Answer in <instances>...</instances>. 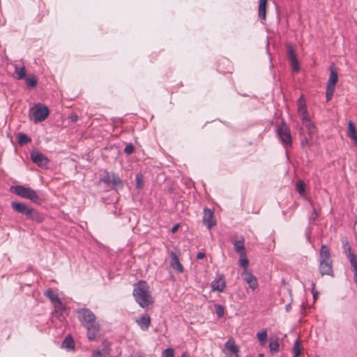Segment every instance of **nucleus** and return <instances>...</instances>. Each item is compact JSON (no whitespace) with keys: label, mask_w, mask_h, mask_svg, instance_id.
<instances>
[{"label":"nucleus","mask_w":357,"mask_h":357,"mask_svg":"<svg viewBox=\"0 0 357 357\" xmlns=\"http://www.w3.org/2000/svg\"><path fill=\"white\" fill-rule=\"evenodd\" d=\"M77 318L86 329V336L89 341H95L100 337V324L96 322L94 313L88 308L77 310Z\"/></svg>","instance_id":"f257e3e1"},{"label":"nucleus","mask_w":357,"mask_h":357,"mask_svg":"<svg viewBox=\"0 0 357 357\" xmlns=\"http://www.w3.org/2000/svg\"><path fill=\"white\" fill-rule=\"evenodd\" d=\"M132 295L135 301L143 308L153 303L150 287L146 281L140 280L134 284Z\"/></svg>","instance_id":"f03ea898"},{"label":"nucleus","mask_w":357,"mask_h":357,"mask_svg":"<svg viewBox=\"0 0 357 357\" xmlns=\"http://www.w3.org/2000/svg\"><path fill=\"white\" fill-rule=\"evenodd\" d=\"M319 269L321 276H334L331 252L326 245H322L321 246Z\"/></svg>","instance_id":"7ed1b4c3"},{"label":"nucleus","mask_w":357,"mask_h":357,"mask_svg":"<svg viewBox=\"0 0 357 357\" xmlns=\"http://www.w3.org/2000/svg\"><path fill=\"white\" fill-rule=\"evenodd\" d=\"M12 208L24 215L26 220H30L38 223H40L44 220L43 215L33 208L29 207L23 202H12Z\"/></svg>","instance_id":"20e7f679"},{"label":"nucleus","mask_w":357,"mask_h":357,"mask_svg":"<svg viewBox=\"0 0 357 357\" xmlns=\"http://www.w3.org/2000/svg\"><path fill=\"white\" fill-rule=\"evenodd\" d=\"M12 191L17 195L30 199L32 202L40 204L42 199L38 197L37 192L31 188L23 185H15L11 187Z\"/></svg>","instance_id":"39448f33"},{"label":"nucleus","mask_w":357,"mask_h":357,"mask_svg":"<svg viewBox=\"0 0 357 357\" xmlns=\"http://www.w3.org/2000/svg\"><path fill=\"white\" fill-rule=\"evenodd\" d=\"M50 114L47 107L41 104L36 105L34 107L31 108L29 116L33 119L35 123L45 121Z\"/></svg>","instance_id":"423d86ee"},{"label":"nucleus","mask_w":357,"mask_h":357,"mask_svg":"<svg viewBox=\"0 0 357 357\" xmlns=\"http://www.w3.org/2000/svg\"><path fill=\"white\" fill-rule=\"evenodd\" d=\"M277 134L285 148L291 147L292 138L290 130L282 121L280 125L277 127Z\"/></svg>","instance_id":"0eeeda50"},{"label":"nucleus","mask_w":357,"mask_h":357,"mask_svg":"<svg viewBox=\"0 0 357 357\" xmlns=\"http://www.w3.org/2000/svg\"><path fill=\"white\" fill-rule=\"evenodd\" d=\"M100 182L111 185L113 188H123V181L120 177L114 172H105L100 178Z\"/></svg>","instance_id":"6e6552de"},{"label":"nucleus","mask_w":357,"mask_h":357,"mask_svg":"<svg viewBox=\"0 0 357 357\" xmlns=\"http://www.w3.org/2000/svg\"><path fill=\"white\" fill-rule=\"evenodd\" d=\"M203 223L209 229L216 225V221L213 216V211L208 208L204 209Z\"/></svg>","instance_id":"1a4fd4ad"},{"label":"nucleus","mask_w":357,"mask_h":357,"mask_svg":"<svg viewBox=\"0 0 357 357\" xmlns=\"http://www.w3.org/2000/svg\"><path fill=\"white\" fill-rule=\"evenodd\" d=\"M298 105V113L303 122L309 120V116L305 105V100L301 96L297 101Z\"/></svg>","instance_id":"9d476101"},{"label":"nucleus","mask_w":357,"mask_h":357,"mask_svg":"<svg viewBox=\"0 0 357 357\" xmlns=\"http://www.w3.org/2000/svg\"><path fill=\"white\" fill-rule=\"evenodd\" d=\"M31 159L39 167H45L48 162V159L38 151H33L31 153Z\"/></svg>","instance_id":"9b49d317"},{"label":"nucleus","mask_w":357,"mask_h":357,"mask_svg":"<svg viewBox=\"0 0 357 357\" xmlns=\"http://www.w3.org/2000/svg\"><path fill=\"white\" fill-rule=\"evenodd\" d=\"M243 280L249 285L253 291L258 287V282L257 278L250 272L244 271L242 273Z\"/></svg>","instance_id":"f8f14e48"},{"label":"nucleus","mask_w":357,"mask_h":357,"mask_svg":"<svg viewBox=\"0 0 357 357\" xmlns=\"http://www.w3.org/2000/svg\"><path fill=\"white\" fill-rule=\"evenodd\" d=\"M136 323L142 331H146L150 326L151 317L147 313H144L136 319Z\"/></svg>","instance_id":"ddd939ff"},{"label":"nucleus","mask_w":357,"mask_h":357,"mask_svg":"<svg viewBox=\"0 0 357 357\" xmlns=\"http://www.w3.org/2000/svg\"><path fill=\"white\" fill-rule=\"evenodd\" d=\"M338 81L337 73L335 70V65L333 63L330 67V75L327 81V88L335 89V84Z\"/></svg>","instance_id":"4468645a"},{"label":"nucleus","mask_w":357,"mask_h":357,"mask_svg":"<svg viewBox=\"0 0 357 357\" xmlns=\"http://www.w3.org/2000/svg\"><path fill=\"white\" fill-rule=\"evenodd\" d=\"M211 289L213 291L222 292L225 288V280L222 275H220L211 282Z\"/></svg>","instance_id":"2eb2a0df"},{"label":"nucleus","mask_w":357,"mask_h":357,"mask_svg":"<svg viewBox=\"0 0 357 357\" xmlns=\"http://www.w3.org/2000/svg\"><path fill=\"white\" fill-rule=\"evenodd\" d=\"M171 257H172V261H171V264H170L171 267L173 269L177 271L178 273H183V267L182 264L180 263L176 254L174 252H171Z\"/></svg>","instance_id":"dca6fc26"},{"label":"nucleus","mask_w":357,"mask_h":357,"mask_svg":"<svg viewBox=\"0 0 357 357\" xmlns=\"http://www.w3.org/2000/svg\"><path fill=\"white\" fill-rule=\"evenodd\" d=\"M225 347L231 354L235 355V357H240L238 355L239 349L233 339H229L225 344Z\"/></svg>","instance_id":"f3484780"},{"label":"nucleus","mask_w":357,"mask_h":357,"mask_svg":"<svg viewBox=\"0 0 357 357\" xmlns=\"http://www.w3.org/2000/svg\"><path fill=\"white\" fill-rule=\"evenodd\" d=\"M341 241L343 245L344 253L347 256V259L355 256L356 255L354 252H352L351 248L349 245V242L347 237H342L341 238Z\"/></svg>","instance_id":"a211bd4d"},{"label":"nucleus","mask_w":357,"mask_h":357,"mask_svg":"<svg viewBox=\"0 0 357 357\" xmlns=\"http://www.w3.org/2000/svg\"><path fill=\"white\" fill-rule=\"evenodd\" d=\"M45 296L47 297L52 303H56L62 305L61 299L59 298L58 294H55L52 289H49L45 292Z\"/></svg>","instance_id":"6ab92c4d"},{"label":"nucleus","mask_w":357,"mask_h":357,"mask_svg":"<svg viewBox=\"0 0 357 357\" xmlns=\"http://www.w3.org/2000/svg\"><path fill=\"white\" fill-rule=\"evenodd\" d=\"M234 250L235 251L240 255V256H243L245 255V248L244 246V238H241V239L236 241L234 243Z\"/></svg>","instance_id":"aec40b11"},{"label":"nucleus","mask_w":357,"mask_h":357,"mask_svg":"<svg viewBox=\"0 0 357 357\" xmlns=\"http://www.w3.org/2000/svg\"><path fill=\"white\" fill-rule=\"evenodd\" d=\"M266 3L267 0H259L258 15L261 20L266 19Z\"/></svg>","instance_id":"412c9836"},{"label":"nucleus","mask_w":357,"mask_h":357,"mask_svg":"<svg viewBox=\"0 0 357 357\" xmlns=\"http://www.w3.org/2000/svg\"><path fill=\"white\" fill-rule=\"evenodd\" d=\"M269 349L271 353H277L279 351L280 349V343H279V338L275 337L274 340L271 339L269 342Z\"/></svg>","instance_id":"4be33fe9"},{"label":"nucleus","mask_w":357,"mask_h":357,"mask_svg":"<svg viewBox=\"0 0 357 357\" xmlns=\"http://www.w3.org/2000/svg\"><path fill=\"white\" fill-rule=\"evenodd\" d=\"M303 126L307 128L308 133L310 136L313 135L316 132V128L312 122L309 119L303 122Z\"/></svg>","instance_id":"5701e85b"},{"label":"nucleus","mask_w":357,"mask_h":357,"mask_svg":"<svg viewBox=\"0 0 357 357\" xmlns=\"http://www.w3.org/2000/svg\"><path fill=\"white\" fill-rule=\"evenodd\" d=\"M62 346L68 349H73L75 347V342L73 337L70 335L66 336L62 343Z\"/></svg>","instance_id":"b1692460"},{"label":"nucleus","mask_w":357,"mask_h":357,"mask_svg":"<svg viewBox=\"0 0 357 357\" xmlns=\"http://www.w3.org/2000/svg\"><path fill=\"white\" fill-rule=\"evenodd\" d=\"M257 337L260 342L261 345H264L267 341V331L266 329H264L260 332L257 333Z\"/></svg>","instance_id":"393cba45"},{"label":"nucleus","mask_w":357,"mask_h":357,"mask_svg":"<svg viewBox=\"0 0 357 357\" xmlns=\"http://www.w3.org/2000/svg\"><path fill=\"white\" fill-rule=\"evenodd\" d=\"M31 139L24 133H20L18 135V143L21 145H25L30 142Z\"/></svg>","instance_id":"a878e982"},{"label":"nucleus","mask_w":357,"mask_h":357,"mask_svg":"<svg viewBox=\"0 0 357 357\" xmlns=\"http://www.w3.org/2000/svg\"><path fill=\"white\" fill-rule=\"evenodd\" d=\"M135 185H136V188L138 189L142 188L144 185V176L141 173H138L136 175Z\"/></svg>","instance_id":"bb28decb"},{"label":"nucleus","mask_w":357,"mask_h":357,"mask_svg":"<svg viewBox=\"0 0 357 357\" xmlns=\"http://www.w3.org/2000/svg\"><path fill=\"white\" fill-rule=\"evenodd\" d=\"M15 75L16 78L18 79H22L26 77V70L24 67L22 68H15Z\"/></svg>","instance_id":"cd10ccee"},{"label":"nucleus","mask_w":357,"mask_h":357,"mask_svg":"<svg viewBox=\"0 0 357 357\" xmlns=\"http://www.w3.org/2000/svg\"><path fill=\"white\" fill-rule=\"evenodd\" d=\"M293 353V357H298L299 355L301 354V347L300 346L299 339L296 340V341L294 343Z\"/></svg>","instance_id":"c85d7f7f"},{"label":"nucleus","mask_w":357,"mask_h":357,"mask_svg":"<svg viewBox=\"0 0 357 357\" xmlns=\"http://www.w3.org/2000/svg\"><path fill=\"white\" fill-rule=\"evenodd\" d=\"M38 79L34 75H29L26 78V84L29 87H34L37 84Z\"/></svg>","instance_id":"c756f323"},{"label":"nucleus","mask_w":357,"mask_h":357,"mask_svg":"<svg viewBox=\"0 0 357 357\" xmlns=\"http://www.w3.org/2000/svg\"><path fill=\"white\" fill-rule=\"evenodd\" d=\"M287 57L289 61L296 58V55L293 47L290 45L287 46Z\"/></svg>","instance_id":"7c9ffc66"},{"label":"nucleus","mask_w":357,"mask_h":357,"mask_svg":"<svg viewBox=\"0 0 357 357\" xmlns=\"http://www.w3.org/2000/svg\"><path fill=\"white\" fill-rule=\"evenodd\" d=\"M239 262L241 266L245 269V271H246L249 264V261L245 255L241 256Z\"/></svg>","instance_id":"2f4dec72"},{"label":"nucleus","mask_w":357,"mask_h":357,"mask_svg":"<svg viewBox=\"0 0 357 357\" xmlns=\"http://www.w3.org/2000/svg\"><path fill=\"white\" fill-rule=\"evenodd\" d=\"M290 64H291L293 72L296 73V72L299 71L300 68H299L298 61L297 58H295V59L291 60Z\"/></svg>","instance_id":"473e14b6"},{"label":"nucleus","mask_w":357,"mask_h":357,"mask_svg":"<svg viewBox=\"0 0 357 357\" xmlns=\"http://www.w3.org/2000/svg\"><path fill=\"white\" fill-rule=\"evenodd\" d=\"M296 190L300 195H303L305 192V183L302 181H298L296 183Z\"/></svg>","instance_id":"72a5a7b5"},{"label":"nucleus","mask_w":357,"mask_h":357,"mask_svg":"<svg viewBox=\"0 0 357 357\" xmlns=\"http://www.w3.org/2000/svg\"><path fill=\"white\" fill-rule=\"evenodd\" d=\"M162 357H174V351L172 348L165 349L162 354Z\"/></svg>","instance_id":"f704fd0d"},{"label":"nucleus","mask_w":357,"mask_h":357,"mask_svg":"<svg viewBox=\"0 0 357 357\" xmlns=\"http://www.w3.org/2000/svg\"><path fill=\"white\" fill-rule=\"evenodd\" d=\"M215 313L218 317H222L225 313V309L221 305H215Z\"/></svg>","instance_id":"c9c22d12"},{"label":"nucleus","mask_w":357,"mask_h":357,"mask_svg":"<svg viewBox=\"0 0 357 357\" xmlns=\"http://www.w3.org/2000/svg\"><path fill=\"white\" fill-rule=\"evenodd\" d=\"M334 91L335 89L326 87V99L327 102L330 101L332 99Z\"/></svg>","instance_id":"e433bc0d"},{"label":"nucleus","mask_w":357,"mask_h":357,"mask_svg":"<svg viewBox=\"0 0 357 357\" xmlns=\"http://www.w3.org/2000/svg\"><path fill=\"white\" fill-rule=\"evenodd\" d=\"M135 151V147L132 144H128L124 149V153L130 155Z\"/></svg>","instance_id":"4c0bfd02"},{"label":"nucleus","mask_w":357,"mask_h":357,"mask_svg":"<svg viewBox=\"0 0 357 357\" xmlns=\"http://www.w3.org/2000/svg\"><path fill=\"white\" fill-rule=\"evenodd\" d=\"M348 137L354 141V143L357 146V130L348 132Z\"/></svg>","instance_id":"58836bf2"},{"label":"nucleus","mask_w":357,"mask_h":357,"mask_svg":"<svg viewBox=\"0 0 357 357\" xmlns=\"http://www.w3.org/2000/svg\"><path fill=\"white\" fill-rule=\"evenodd\" d=\"M348 259L350 262L351 269L354 268V267H357V259L356 255L350 258H348Z\"/></svg>","instance_id":"ea45409f"},{"label":"nucleus","mask_w":357,"mask_h":357,"mask_svg":"<svg viewBox=\"0 0 357 357\" xmlns=\"http://www.w3.org/2000/svg\"><path fill=\"white\" fill-rule=\"evenodd\" d=\"M314 287H315V284L314 282H312V292L313 294V298H314V301H316L318 297L319 292L317 291H314Z\"/></svg>","instance_id":"a19ab883"},{"label":"nucleus","mask_w":357,"mask_h":357,"mask_svg":"<svg viewBox=\"0 0 357 357\" xmlns=\"http://www.w3.org/2000/svg\"><path fill=\"white\" fill-rule=\"evenodd\" d=\"M356 130L354 124L351 121H349L348 123V132H351L352 131H356Z\"/></svg>","instance_id":"79ce46f5"},{"label":"nucleus","mask_w":357,"mask_h":357,"mask_svg":"<svg viewBox=\"0 0 357 357\" xmlns=\"http://www.w3.org/2000/svg\"><path fill=\"white\" fill-rule=\"evenodd\" d=\"M317 217H318V213H317L316 209L314 208L310 218V220H314L317 218Z\"/></svg>","instance_id":"37998d69"},{"label":"nucleus","mask_w":357,"mask_h":357,"mask_svg":"<svg viewBox=\"0 0 357 357\" xmlns=\"http://www.w3.org/2000/svg\"><path fill=\"white\" fill-rule=\"evenodd\" d=\"M93 357H105L100 351H96L92 354Z\"/></svg>","instance_id":"c03bdc74"},{"label":"nucleus","mask_w":357,"mask_h":357,"mask_svg":"<svg viewBox=\"0 0 357 357\" xmlns=\"http://www.w3.org/2000/svg\"><path fill=\"white\" fill-rule=\"evenodd\" d=\"M69 119L71 122H76L78 119V116L77 114H72L69 116Z\"/></svg>","instance_id":"a18cd8bd"},{"label":"nucleus","mask_w":357,"mask_h":357,"mask_svg":"<svg viewBox=\"0 0 357 357\" xmlns=\"http://www.w3.org/2000/svg\"><path fill=\"white\" fill-rule=\"evenodd\" d=\"M205 257V253L204 252H198L197 255V258L199 259H204Z\"/></svg>","instance_id":"49530a36"},{"label":"nucleus","mask_w":357,"mask_h":357,"mask_svg":"<svg viewBox=\"0 0 357 357\" xmlns=\"http://www.w3.org/2000/svg\"><path fill=\"white\" fill-rule=\"evenodd\" d=\"M104 344H107V342L105 341L104 342ZM103 351H104V355H107L109 354V351H108V349H107V345H105L104 348H103Z\"/></svg>","instance_id":"de8ad7c7"},{"label":"nucleus","mask_w":357,"mask_h":357,"mask_svg":"<svg viewBox=\"0 0 357 357\" xmlns=\"http://www.w3.org/2000/svg\"><path fill=\"white\" fill-rule=\"evenodd\" d=\"M307 144H308V141H307V139H303V140L301 141V146H302L303 147H304L305 146L308 145Z\"/></svg>","instance_id":"09e8293b"},{"label":"nucleus","mask_w":357,"mask_h":357,"mask_svg":"<svg viewBox=\"0 0 357 357\" xmlns=\"http://www.w3.org/2000/svg\"><path fill=\"white\" fill-rule=\"evenodd\" d=\"M178 225H176L175 226H174L172 228V233H175L177 230H178Z\"/></svg>","instance_id":"8fccbe9b"},{"label":"nucleus","mask_w":357,"mask_h":357,"mask_svg":"<svg viewBox=\"0 0 357 357\" xmlns=\"http://www.w3.org/2000/svg\"><path fill=\"white\" fill-rule=\"evenodd\" d=\"M291 308V305L290 303L287 304L286 306H285V309H286V311L288 312L290 310V309Z\"/></svg>","instance_id":"3c124183"},{"label":"nucleus","mask_w":357,"mask_h":357,"mask_svg":"<svg viewBox=\"0 0 357 357\" xmlns=\"http://www.w3.org/2000/svg\"><path fill=\"white\" fill-rule=\"evenodd\" d=\"M181 357H188L187 353H183Z\"/></svg>","instance_id":"603ef678"},{"label":"nucleus","mask_w":357,"mask_h":357,"mask_svg":"<svg viewBox=\"0 0 357 357\" xmlns=\"http://www.w3.org/2000/svg\"><path fill=\"white\" fill-rule=\"evenodd\" d=\"M257 357H264L263 354H259Z\"/></svg>","instance_id":"864d4df0"}]
</instances>
